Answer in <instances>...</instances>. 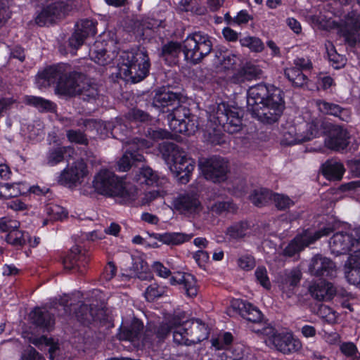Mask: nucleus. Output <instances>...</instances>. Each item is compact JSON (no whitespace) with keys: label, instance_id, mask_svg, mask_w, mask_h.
I'll use <instances>...</instances> for the list:
<instances>
[{"label":"nucleus","instance_id":"obj_5","mask_svg":"<svg viewBox=\"0 0 360 360\" xmlns=\"http://www.w3.org/2000/svg\"><path fill=\"white\" fill-rule=\"evenodd\" d=\"M150 67V62L146 49L138 47L122 53L118 74L126 81L137 83L146 77Z\"/></svg>","mask_w":360,"mask_h":360},{"label":"nucleus","instance_id":"obj_1","mask_svg":"<svg viewBox=\"0 0 360 360\" xmlns=\"http://www.w3.org/2000/svg\"><path fill=\"white\" fill-rule=\"evenodd\" d=\"M247 103L248 110L259 121L267 124L277 122L285 108L283 91L263 83L248 89Z\"/></svg>","mask_w":360,"mask_h":360},{"label":"nucleus","instance_id":"obj_11","mask_svg":"<svg viewBox=\"0 0 360 360\" xmlns=\"http://www.w3.org/2000/svg\"><path fill=\"white\" fill-rule=\"evenodd\" d=\"M73 9L72 0H53L37 13L35 23L39 26L51 24L61 19Z\"/></svg>","mask_w":360,"mask_h":360},{"label":"nucleus","instance_id":"obj_32","mask_svg":"<svg viewBox=\"0 0 360 360\" xmlns=\"http://www.w3.org/2000/svg\"><path fill=\"white\" fill-rule=\"evenodd\" d=\"M150 236L168 245H179L189 241L193 235L178 232H167L165 233H153L150 234Z\"/></svg>","mask_w":360,"mask_h":360},{"label":"nucleus","instance_id":"obj_47","mask_svg":"<svg viewBox=\"0 0 360 360\" xmlns=\"http://www.w3.org/2000/svg\"><path fill=\"white\" fill-rule=\"evenodd\" d=\"M183 288L186 295L189 297L195 296L198 293V290L195 284L194 277L188 274H184L181 276Z\"/></svg>","mask_w":360,"mask_h":360},{"label":"nucleus","instance_id":"obj_13","mask_svg":"<svg viewBox=\"0 0 360 360\" xmlns=\"http://www.w3.org/2000/svg\"><path fill=\"white\" fill-rule=\"evenodd\" d=\"M333 231L330 227H324L319 231L311 229L303 231L298 234L284 250L285 255L292 257L302 251L305 247L314 243L323 236H328Z\"/></svg>","mask_w":360,"mask_h":360},{"label":"nucleus","instance_id":"obj_51","mask_svg":"<svg viewBox=\"0 0 360 360\" xmlns=\"http://www.w3.org/2000/svg\"><path fill=\"white\" fill-rule=\"evenodd\" d=\"M345 270H359L360 269V249L354 250L351 254L345 265Z\"/></svg>","mask_w":360,"mask_h":360},{"label":"nucleus","instance_id":"obj_27","mask_svg":"<svg viewBox=\"0 0 360 360\" xmlns=\"http://www.w3.org/2000/svg\"><path fill=\"white\" fill-rule=\"evenodd\" d=\"M133 180L139 184L148 186H160L165 181V179H160L150 167H143L133 171Z\"/></svg>","mask_w":360,"mask_h":360},{"label":"nucleus","instance_id":"obj_2","mask_svg":"<svg viewBox=\"0 0 360 360\" xmlns=\"http://www.w3.org/2000/svg\"><path fill=\"white\" fill-rule=\"evenodd\" d=\"M211 37L202 32L190 34L181 42L169 41L162 46L159 54L168 65L179 62V55L183 52L184 60L192 65H197L209 55L212 50Z\"/></svg>","mask_w":360,"mask_h":360},{"label":"nucleus","instance_id":"obj_34","mask_svg":"<svg viewBox=\"0 0 360 360\" xmlns=\"http://www.w3.org/2000/svg\"><path fill=\"white\" fill-rule=\"evenodd\" d=\"M322 173L329 180H340L345 172L344 165L333 160H327L321 167Z\"/></svg>","mask_w":360,"mask_h":360},{"label":"nucleus","instance_id":"obj_21","mask_svg":"<svg viewBox=\"0 0 360 360\" xmlns=\"http://www.w3.org/2000/svg\"><path fill=\"white\" fill-rule=\"evenodd\" d=\"M136 144L138 145L137 151L134 148L132 145L125 152L123 156L119 160L117 163V170L119 172H127L131 167V160L133 162H142L144 160L143 155L139 152L141 148H146L150 147V144L145 139H136Z\"/></svg>","mask_w":360,"mask_h":360},{"label":"nucleus","instance_id":"obj_6","mask_svg":"<svg viewBox=\"0 0 360 360\" xmlns=\"http://www.w3.org/2000/svg\"><path fill=\"white\" fill-rule=\"evenodd\" d=\"M70 300L68 296L65 295L56 303V306L53 309L58 310V316L75 315L77 321L84 325L105 319V311L102 306L93 307L92 304H88L82 302L74 304L70 302Z\"/></svg>","mask_w":360,"mask_h":360},{"label":"nucleus","instance_id":"obj_39","mask_svg":"<svg viewBox=\"0 0 360 360\" xmlns=\"http://www.w3.org/2000/svg\"><path fill=\"white\" fill-rule=\"evenodd\" d=\"M284 75L294 87L302 88L309 80L307 76L297 68H286Z\"/></svg>","mask_w":360,"mask_h":360},{"label":"nucleus","instance_id":"obj_42","mask_svg":"<svg viewBox=\"0 0 360 360\" xmlns=\"http://www.w3.org/2000/svg\"><path fill=\"white\" fill-rule=\"evenodd\" d=\"M248 224L245 222H238L227 228L226 235L231 240L243 238L246 235Z\"/></svg>","mask_w":360,"mask_h":360},{"label":"nucleus","instance_id":"obj_29","mask_svg":"<svg viewBox=\"0 0 360 360\" xmlns=\"http://www.w3.org/2000/svg\"><path fill=\"white\" fill-rule=\"evenodd\" d=\"M309 292L318 301H326L333 298L336 293V290L331 283L321 281L311 285Z\"/></svg>","mask_w":360,"mask_h":360},{"label":"nucleus","instance_id":"obj_12","mask_svg":"<svg viewBox=\"0 0 360 360\" xmlns=\"http://www.w3.org/2000/svg\"><path fill=\"white\" fill-rule=\"evenodd\" d=\"M73 9L72 0H53L37 13L35 23L39 26L51 24L61 19Z\"/></svg>","mask_w":360,"mask_h":360},{"label":"nucleus","instance_id":"obj_55","mask_svg":"<svg viewBox=\"0 0 360 360\" xmlns=\"http://www.w3.org/2000/svg\"><path fill=\"white\" fill-rule=\"evenodd\" d=\"M212 210L216 214H221L226 212H234L236 207L230 202H217L212 205Z\"/></svg>","mask_w":360,"mask_h":360},{"label":"nucleus","instance_id":"obj_19","mask_svg":"<svg viewBox=\"0 0 360 360\" xmlns=\"http://www.w3.org/2000/svg\"><path fill=\"white\" fill-rule=\"evenodd\" d=\"M309 271L316 277L333 278L336 275V266L330 258L317 254L311 258Z\"/></svg>","mask_w":360,"mask_h":360},{"label":"nucleus","instance_id":"obj_49","mask_svg":"<svg viewBox=\"0 0 360 360\" xmlns=\"http://www.w3.org/2000/svg\"><path fill=\"white\" fill-rule=\"evenodd\" d=\"M272 200L277 209L285 210L294 205V202L287 195L274 193Z\"/></svg>","mask_w":360,"mask_h":360},{"label":"nucleus","instance_id":"obj_15","mask_svg":"<svg viewBox=\"0 0 360 360\" xmlns=\"http://www.w3.org/2000/svg\"><path fill=\"white\" fill-rule=\"evenodd\" d=\"M200 167L205 177L214 182L225 180L229 170L228 162L219 156H214L201 162Z\"/></svg>","mask_w":360,"mask_h":360},{"label":"nucleus","instance_id":"obj_62","mask_svg":"<svg viewBox=\"0 0 360 360\" xmlns=\"http://www.w3.org/2000/svg\"><path fill=\"white\" fill-rule=\"evenodd\" d=\"M253 331L256 333L264 335L269 337L271 343L273 344L274 337L279 334L274 328L266 324H263L261 329H253Z\"/></svg>","mask_w":360,"mask_h":360},{"label":"nucleus","instance_id":"obj_61","mask_svg":"<svg viewBox=\"0 0 360 360\" xmlns=\"http://www.w3.org/2000/svg\"><path fill=\"white\" fill-rule=\"evenodd\" d=\"M17 184H4V198H15L18 196L21 193L20 190L17 187Z\"/></svg>","mask_w":360,"mask_h":360},{"label":"nucleus","instance_id":"obj_26","mask_svg":"<svg viewBox=\"0 0 360 360\" xmlns=\"http://www.w3.org/2000/svg\"><path fill=\"white\" fill-rule=\"evenodd\" d=\"M106 46L107 44L103 41H96L89 49L91 59L100 65L110 64L115 57L114 53H108Z\"/></svg>","mask_w":360,"mask_h":360},{"label":"nucleus","instance_id":"obj_7","mask_svg":"<svg viewBox=\"0 0 360 360\" xmlns=\"http://www.w3.org/2000/svg\"><path fill=\"white\" fill-rule=\"evenodd\" d=\"M160 148L165 160L168 163L172 162L170 169L180 182L188 183L190 174L195 167L194 160L187 158L186 153L174 143L163 142Z\"/></svg>","mask_w":360,"mask_h":360},{"label":"nucleus","instance_id":"obj_8","mask_svg":"<svg viewBox=\"0 0 360 360\" xmlns=\"http://www.w3.org/2000/svg\"><path fill=\"white\" fill-rule=\"evenodd\" d=\"M172 323L175 326L174 341L179 345L196 344L209 337L207 327L200 319L181 321L179 316H174Z\"/></svg>","mask_w":360,"mask_h":360},{"label":"nucleus","instance_id":"obj_41","mask_svg":"<svg viewBox=\"0 0 360 360\" xmlns=\"http://www.w3.org/2000/svg\"><path fill=\"white\" fill-rule=\"evenodd\" d=\"M24 103L29 105H32L39 110L53 111L54 110V104L46 99L41 97L34 96H26L24 98Z\"/></svg>","mask_w":360,"mask_h":360},{"label":"nucleus","instance_id":"obj_48","mask_svg":"<svg viewBox=\"0 0 360 360\" xmlns=\"http://www.w3.org/2000/svg\"><path fill=\"white\" fill-rule=\"evenodd\" d=\"M77 126H83L84 127V131H90L94 135L97 134L98 133V130L101 128L102 124L100 121H97L94 119H86V120H79Z\"/></svg>","mask_w":360,"mask_h":360},{"label":"nucleus","instance_id":"obj_57","mask_svg":"<svg viewBox=\"0 0 360 360\" xmlns=\"http://www.w3.org/2000/svg\"><path fill=\"white\" fill-rule=\"evenodd\" d=\"M238 266L245 271H250L255 266V258L249 255H242L238 259Z\"/></svg>","mask_w":360,"mask_h":360},{"label":"nucleus","instance_id":"obj_40","mask_svg":"<svg viewBox=\"0 0 360 360\" xmlns=\"http://www.w3.org/2000/svg\"><path fill=\"white\" fill-rule=\"evenodd\" d=\"M273 194L271 191L266 188L255 190L250 195V201L257 207H262L272 200Z\"/></svg>","mask_w":360,"mask_h":360},{"label":"nucleus","instance_id":"obj_64","mask_svg":"<svg viewBox=\"0 0 360 360\" xmlns=\"http://www.w3.org/2000/svg\"><path fill=\"white\" fill-rule=\"evenodd\" d=\"M347 166L354 176L360 177V159H353L347 162Z\"/></svg>","mask_w":360,"mask_h":360},{"label":"nucleus","instance_id":"obj_54","mask_svg":"<svg viewBox=\"0 0 360 360\" xmlns=\"http://www.w3.org/2000/svg\"><path fill=\"white\" fill-rule=\"evenodd\" d=\"M129 118L136 122H146L150 120V115L139 108H133L129 112Z\"/></svg>","mask_w":360,"mask_h":360},{"label":"nucleus","instance_id":"obj_46","mask_svg":"<svg viewBox=\"0 0 360 360\" xmlns=\"http://www.w3.org/2000/svg\"><path fill=\"white\" fill-rule=\"evenodd\" d=\"M66 153L65 147H55L51 148L46 155L47 164L53 166L63 161Z\"/></svg>","mask_w":360,"mask_h":360},{"label":"nucleus","instance_id":"obj_23","mask_svg":"<svg viewBox=\"0 0 360 360\" xmlns=\"http://www.w3.org/2000/svg\"><path fill=\"white\" fill-rule=\"evenodd\" d=\"M174 205L176 210L184 214H194L200 210V202L198 198L190 193L179 195L174 200Z\"/></svg>","mask_w":360,"mask_h":360},{"label":"nucleus","instance_id":"obj_4","mask_svg":"<svg viewBox=\"0 0 360 360\" xmlns=\"http://www.w3.org/2000/svg\"><path fill=\"white\" fill-rule=\"evenodd\" d=\"M93 186L98 193L117 198L122 204L131 202L136 198V188L126 185L108 169H102L94 176Z\"/></svg>","mask_w":360,"mask_h":360},{"label":"nucleus","instance_id":"obj_53","mask_svg":"<svg viewBox=\"0 0 360 360\" xmlns=\"http://www.w3.org/2000/svg\"><path fill=\"white\" fill-rule=\"evenodd\" d=\"M255 276L257 281L266 289H270L271 282L267 275V271L264 266H258L255 271Z\"/></svg>","mask_w":360,"mask_h":360},{"label":"nucleus","instance_id":"obj_14","mask_svg":"<svg viewBox=\"0 0 360 360\" xmlns=\"http://www.w3.org/2000/svg\"><path fill=\"white\" fill-rule=\"evenodd\" d=\"M302 129L300 127L297 128L295 126H290L283 132V138L281 141V144L291 146L308 141L318 136L319 133V126L314 122L306 124L305 130Z\"/></svg>","mask_w":360,"mask_h":360},{"label":"nucleus","instance_id":"obj_31","mask_svg":"<svg viewBox=\"0 0 360 360\" xmlns=\"http://www.w3.org/2000/svg\"><path fill=\"white\" fill-rule=\"evenodd\" d=\"M345 25L347 29L346 39L349 43L360 42V13L352 11L348 13Z\"/></svg>","mask_w":360,"mask_h":360},{"label":"nucleus","instance_id":"obj_43","mask_svg":"<svg viewBox=\"0 0 360 360\" xmlns=\"http://www.w3.org/2000/svg\"><path fill=\"white\" fill-rule=\"evenodd\" d=\"M6 240L14 246H22L27 243V240H30V235L27 232L16 230L8 233Z\"/></svg>","mask_w":360,"mask_h":360},{"label":"nucleus","instance_id":"obj_16","mask_svg":"<svg viewBox=\"0 0 360 360\" xmlns=\"http://www.w3.org/2000/svg\"><path fill=\"white\" fill-rule=\"evenodd\" d=\"M329 247L333 254L336 255L346 254L352 249H360V240H356L354 233L347 232H338L329 240Z\"/></svg>","mask_w":360,"mask_h":360},{"label":"nucleus","instance_id":"obj_25","mask_svg":"<svg viewBox=\"0 0 360 360\" xmlns=\"http://www.w3.org/2000/svg\"><path fill=\"white\" fill-rule=\"evenodd\" d=\"M316 105L319 110L323 115H333L338 117L341 121L348 122L351 120V112L349 109L344 108L340 105L327 102L323 100H316Z\"/></svg>","mask_w":360,"mask_h":360},{"label":"nucleus","instance_id":"obj_37","mask_svg":"<svg viewBox=\"0 0 360 360\" xmlns=\"http://www.w3.org/2000/svg\"><path fill=\"white\" fill-rule=\"evenodd\" d=\"M238 308L241 316L252 323H259L262 319V312L249 302H238Z\"/></svg>","mask_w":360,"mask_h":360},{"label":"nucleus","instance_id":"obj_44","mask_svg":"<svg viewBox=\"0 0 360 360\" xmlns=\"http://www.w3.org/2000/svg\"><path fill=\"white\" fill-rule=\"evenodd\" d=\"M68 140L72 143L88 146L89 139L87 135L79 129H69L66 131Z\"/></svg>","mask_w":360,"mask_h":360},{"label":"nucleus","instance_id":"obj_58","mask_svg":"<svg viewBox=\"0 0 360 360\" xmlns=\"http://www.w3.org/2000/svg\"><path fill=\"white\" fill-rule=\"evenodd\" d=\"M238 62H240V58L237 55L228 53L224 56L221 65L225 69L229 70L235 68Z\"/></svg>","mask_w":360,"mask_h":360},{"label":"nucleus","instance_id":"obj_18","mask_svg":"<svg viewBox=\"0 0 360 360\" xmlns=\"http://www.w3.org/2000/svg\"><path fill=\"white\" fill-rule=\"evenodd\" d=\"M96 22L89 19L78 22L75 25V31L69 38V46L77 50L87 37L96 34Z\"/></svg>","mask_w":360,"mask_h":360},{"label":"nucleus","instance_id":"obj_30","mask_svg":"<svg viewBox=\"0 0 360 360\" xmlns=\"http://www.w3.org/2000/svg\"><path fill=\"white\" fill-rule=\"evenodd\" d=\"M180 96L176 93L169 91H158L153 99V105L158 108H167V112L169 109L173 108L176 104L179 103Z\"/></svg>","mask_w":360,"mask_h":360},{"label":"nucleus","instance_id":"obj_45","mask_svg":"<svg viewBox=\"0 0 360 360\" xmlns=\"http://www.w3.org/2000/svg\"><path fill=\"white\" fill-rule=\"evenodd\" d=\"M240 43L242 46L248 47L251 51L261 52L264 49V45L262 40L255 37H245L240 39Z\"/></svg>","mask_w":360,"mask_h":360},{"label":"nucleus","instance_id":"obj_35","mask_svg":"<svg viewBox=\"0 0 360 360\" xmlns=\"http://www.w3.org/2000/svg\"><path fill=\"white\" fill-rule=\"evenodd\" d=\"M85 175V165L83 162H75L69 169L61 174V179L66 183L75 184Z\"/></svg>","mask_w":360,"mask_h":360},{"label":"nucleus","instance_id":"obj_50","mask_svg":"<svg viewBox=\"0 0 360 360\" xmlns=\"http://www.w3.org/2000/svg\"><path fill=\"white\" fill-rule=\"evenodd\" d=\"M165 292L164 287H160L157 284L149 285L146 292L145 297L150 302L154 301L156 298L161 297Z\"/></svg>","mask_w":360,"mask_h":360},{"label":"nucleus","instance_id":"obj_60","mask_svg":"<svg viewBox=\"0 0 360 360\" xmlns=\"http://www.w3.org/2000/svg\"><path fill=\"white\" fill-rule=\"evenodd\" d=\"M316 313L320 317L327 321H331L335 319V313L333 309L325 304H321Z\"/></svg>","mask_w":360,"mask_h":360},{"label":"nucleus","instance_id":"obj_36","mask_svg":"<svg viewBox=\"0 0 360 360\" xmlns=\"http://www.w3.org/2000/svg\"><path fill=\"white\" fill-rule=\"evenodd\" d=\"M143 329V323L139 319H134L129 326L122 328L120 334V338L134 342L141 336Z\"/></svg>","mask_w":360,"mask_h":360},{"label":"nucleus","instance_id":"obj_33","mask_svg":"<svg viewBox=\"0 0 360 360\" xmlns=\"http://www.w3.org/2000/svg\"><path fill=\"white\" fill-rule=\"evenodd\" d=\"M173 318L169 321V323H161L159 326H155L153 329L147 330L144 334L143 340L145 342H152L155 340V338L162 340L166 338L169 332L175 329L174 325L172 323Z\"/></svg>","mask_w":360,"mask_h":360},{"label":"nucleus","instance_id":"obj_59","mask_svg":"<svg viewBox=\"0 0 360 360\" xmlns=\"http://www.w3.org/2000/svg\"><path fill=\"white\" fill-rule=\"evenodd\" d=\"M300 279L301 276L300 272L297 271H293L285 278V283L283 288H287L289 290H291L297 285Z\"/></svg>","mask_w":360,"mask_h":360},{"label":"nucleus","instance_id":"obj_9","mask_svg":"<svg viewBox=\"0 0 360 360\" xmlns=\"http://www.w3.org/2000/svg\"><path fill=\"white\" fill-rule=\"evenodd\" d=\"M243 112L240 110L230 107L225 103H220L210 115V120L217 127L229 134H236L240 131L243 127Z\"/></svg>","mask_w":360,"mask_h":360},{"label":"nucleus","instance_id":"obj_63","mask_svg":"<svg viewBox=\"0 0 360 360\" xmlns=\"http://www.w3.org/2000/svg\"><path fill=\"white\" fill-rule=\"evenodd\" d=\"M345 276L350 283L355 285H360V269L345 270Z\"/></svg>","mask_w":360,"mask_h":360},{"label":"nucleus","instance_id":"obj_3","mask_svg":"<svg viewBox=\"0 0 360 360\" xmlns=\"http://www.w3.org/2000/svg\"><path fill=\"white\" fill-rule=\"evenodd\" d=\"M84 79V75L72 71L70 65L63 63L50 66L39 73L37 83L39 86L44 87L56 84V94L75 96Z\"/></svg>","mask_w":360,"mask_h":360},{"label":"nucleus","instance_id":"obj_10","mask_svg":"<svg viewBox=\"0 0 360 360\" xmlns=\"http://www.w3.org/2000/svg\"><path fill=\"white\" fill-rule=\"evenodd\" d=\"M169 125L171 130L176 134H193L198 128L196 117L191 113L190 109L185 105L176 104L169 109Z\"/></svg>","mask_w":360,"mask_h":360},{"label":"nucleus","instance_id":"obj_24","mask_svg":"<svg viewBox=\"0 0 360 360\" xmlns=\"http://www.w3.org/2000/svg\"><path fill=\"white\" fill-rule=\"evenodd\" d=\"M78 246L72 248L68 255L63 260L65 269L76 270L81 274L84 273V270L82 268L84 267L88 263L89 259L84 254H82Z\"/></svg>","mask_w":360,"mask_h":360},{"label":"nucleus","instance_id":"obj_56","mask_svg":"<svg viewBox=\"0 0 360 360\" xmlns=\"http://www.w3.org/2000/svg\"><path fill=\"white\" fill-rule=\"evenodd\" d=\"M20 223L18 221L8 218H2L0 220V230L3 232L15 231L18 230Z\"/></svg>","mask_w":360,"mask_h":360},{"label":"nucleus","instance_id":"obj_28","mask_svg":"<svg viewBox=\"0 0 360 360\" xmlns=\"http://www.w3.org/2000/svg\"><path fill=\"white\" fill-rule=\"evenodd\" d=\"M262 74V70L252 63H246L243 68L235 72L231 77V82L234 84H242L245 81H250L259 78Z\"/></svg>","mask_w":360,"mask_h":360},{"label":"nucleus","instance_id":"obj_20","mask_svg":"<svg viewBox=\"0 0 360 360\" xmlns=\"http://www.w3.org/2000/svg\"><path fill=\"white\" fill-rule=\"evenodd\" d=\"M273 345L283 354H290L300 352L302 348L301 341L292 333L282 332L274 337Z\"/></svg>","mask_w":360,"mask_h":360},{"label":"nucleus","instance_id":"obj_17","mask_svg":"<svg viewBox=\"0 0 360 360\" xmlns=\"http://www.w3.org/2000/svg\"><path fill=\"white\" fill-rule=\"evenodd\" d=\"M350 138L349 131L342 126L333 124L325 139V145L330 150L341 151L347 148L350 143Z\"/></svg>","mask_w":360,"mask_h":360},{"label":"nucleus","instance_id":"obj_22","mask_svg":"<svg viewBox=\"0 0 360 360\" xmlns=\"http://www.w3.org/2000/svg\"><path fill=\"white\" fill-rule=\"evenodd\" d=\"M54 305L50 308L51 311L42 309L41 308H35L30 314V319L33 324L37 327L49 331L53 328L55 324L54 312L58 310L54 309Z\"/></svg>","mask_w":360,"mask_h":360},{"label":"nucleus","instance_id":"obj_38","mask_svg":"<svg viewBox=\"0 0 360 360\" xmlns=\"http://www.w3.org/2000/svg\"><path fill=\"white\" fill-rule=\"evenodd\" d=\"M77 96H80L84 101H89L95 100L99 94L97 84L90 82L84 75V79L80 83Z\"/></svg>","mask_w":360,"mask_h":360},{"label":"nucleus","instance_id":"obj_52","mask_svg":"<svg viewBox=\"0 0 360 360\" xmlns=\"http://www.w3.org/2000/svg\"><path fill=\"white\" fill-rule=\"evenodd\" d=\"M146 136L155 141L169 139L171 136L170 133L162 129L148 128L145 132Z\"/></svg>","mask_w":360,"mask_h":360}]
</instances>
